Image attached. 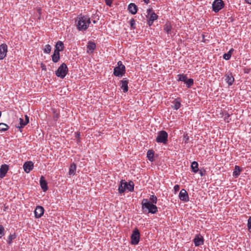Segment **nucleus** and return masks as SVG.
<instances>
[{
    "mask_svg": "<svg viewBox=\"0 0 251 251\" xmlns=\"http://www.w3.org/2000/svg\"><path fill=\"white\" fill-rule=\"evenodd\" d=\"M142 208L144 212L155 214L157 211V207L147 199H143L142 201Z\"/></svg>",
    "mask_w": 251,
    "mask_h": 251,
    "instance_id": "nucleus-1",
    "label": "nucleus"
},
{
    "mask_svg": "<svg viewBox=\"0 0 251 251\" xmlns=\"http://www.w3.org/2000/svg\"><path fill=\"white\" fill-rule=\"evenodd\" d=\"M90 19L86 16H80L77 18V28L79 30H85L90 24Z\"/></svg>",
    "mask_w": 251,
    "mask_h": 251,
    "instance_id": "nucleus-2",
    "label": "nucleus"
},
{
    "mask_svg": "<svg viewBox=\"0 0 251 251\" xmlns=\"http://www.w3.org/2000/svg\"><path fill=\"white\" fill-rule=\"evenodd\" d=\"M117 65L114 69L113 74L116 76L122 77L126 73V67L121 61L118 62Z\"/></svg>",
    "mask_w": 251,
    "mask_h": 251,
    "instance_id": "nucleus-3",
    "label": "nucleus"
},
{
    "mask_svg": "<svg viewBox=\"0 0 251 251\" xmlns=\"http://www.w3.org/2000/svg\"><path fill=\"white\" fill-rule=\"evenodd\" d=\"M68 72V68L67 65L63 63L57 69L55 72V75L61 78H64Z\"/></svg>",
    "mask_w": 251,
    "mask_h": 251,
    "instance_id": "nucleus-4",
    "label": "nucleus"
},
{
    "mask_svg": "<svg viewBox=\"0 0 251 251\" xmlns=\"http://www.w3.org/2000/svg\"><path fill=\"white\" fill-rule=\"evenodd\" d=\"M168 134L165 130H161L157 133L155 141L157 143L166 144L168 142Z\"/></svg>",
    "mask_w": 251,
    "mask_h": 251,
    "instance_id": "nucleus-5",
    "label": "nucleus"
},
{
    "mask_svg": "<svg viewBox=\"0 0 251 251\" xmlns=\"http://www.w3.org/2000/svg\"><path fill=\"white\" fill-rule=\"evenodd\" d=\"M225 4L222 0H215L212 3V9L215 13L219 12L224 6Z\"/></svg>",
    "mask_w": 251,
    "mask_h": 251,
    "instance_id": "nucleus-6",
    "label": "nucleus"
},
{
    "mask_svg": "<svg viewBox=\"0 0 251 251\" xmlns=\"http://www.w3.org/2000/svg\"><path fill=\"white\" fill-rule=\"evenodd\" d=\"M131 243L132 245H137L138 244L140 239V232L137 228H135L133 231V233L131 236Z\"/></svg>",
    "mask_w": 251,
    "mask_h": 251,
    "instance_id": "nucleus-7",
    "label": "nucleus"
},
{
    "mask_svg": "<svg viewBox=\"0 0 251 251\" xmlns=\"http://www.w3.org/2000/svg\"><path fill=\"white\" fill-rule=\"evenodd\" d=\"M179 198L181 201L184 202L189 201V197L188 193L185 189H182L181 190L179 194Z\"/></svg>",
    "mask_w": 251,
    "mask_h": 251,
    "instance_id": "nucleus-8",
    "label": "nucleus"
},
{
    "mask_svg": "<svg viewBox=\"0 0 251 251\" xmlns=\"http://www.w3.org/2000/svg\"><path fill=\"white\" fill-rule=\"evenodd\" d=\"M25 120L24 121L22 118H20L19 119V124L20 126H17L16 127L19 129V130L21 131V129L23 128L25 126H26L29 123V117L25 115Z\"/></svg>",
    "mask_w": 251,
    "mask_h": 251,
    "instance_id": "nucleus-9",
    "label": "nucleus"
},
{
    "mask_svg": "<svg viewBox=\"0 0 251 251\" xmlns=\"http://www.w3.org/2000/svg\"><path fill=\"white\" fill-rule=\"evenodd\" d=\"M147 18L151 21H154L158 18V16L153 11L151 8H149L147 10Z\"/></svg>",
    "mask_w": 251,
    "mask_h": 251,
    "instance_id": "nucleus-10",
    "label": "nucleus"
},
{
    "mask_svg": "<svg viewBox=\"0 0 251 251\" xmlns=\"http://www.w3.org/2000/svg\"><path fill=\"white\" fill-rule=\"evenodd\" d=\"M7 52V46L5 44L0 45V59L4 58Z\"/></svg>",
    "mask_w": 251,
    "mask_h": 251,
    "instance_id": "nucleus-11",
    "label": "nucleus"
},
{
    "mask_svg": "<svg viewBox=\"0 0 251 251\" xmlns=\"http://www.w3.org/2000/svg\"><path fill=\"white\" fill-rule=\"evenodd\" d=\"M44 212V209L41 206H36L34 210L35 217L36 218H39L43 215Z\"/></svg>",
    "mask_w": 251,
    "mask_h": 251,
    "instance_id": "nucleus-12",
    "label": "nucleus"
},
{
    "mask_svg": "<svg viewBox=\"0 0 251 251\" xmlns=\"http://www.w3.org/2000/svg\"><path fill=\"white\" fill-rule=\"evenodd\" d=\"M9 170V166L7 164L1 165L0 168V178H3Z\"/></svg>",
    "mask_w": 251,
    "mask_h": 251,
    "instance_id": "nucleus-13",
    "label": "nucleus"
},
{
    "mask_svg": "<svg viewBox=\"0 0 251 251\" xmlns=\"http://www.w3.org/2000/svg\"><path fill=\"white\" fill-rule=\"evenodd\" d=\"M23 168L26 173H28L33 169V163L31 161L25 162L23 165Z\"/></svg>",
    "mask_w": 251,
    "mask_h": 251,
    "instance_id": "nucleus-14",
    "label": "nucleus"
},
{
    "mask_svg": "<svg viewBox=\"0 0 251 251\" xmlns=\"http://www.w3.org/2000/svg\"><path fill=\"white\" fill-rule=\"evenodd\" d=\"M164 30L168 34H170L171 36L174 35L175 33L173 30L171 24L169 23H166L163 26Z\"/></svg>",
    "mask_w": 251,
    "mask_h": 251,
    "instance_id": "nucleus-15",
    "label": "nucleus"
},
{
    "mask_svg": "<svg viewBox=\"0 0 251 251\" xmlns=\"http://www.w3.org/2000/svg\"><path fill=\"white\" fill-rule=\"evenodd\" d=\"M128 80L126 78H124L121 81V88L123 90L124 93H126L128 91Z\"/></svg>",
    "mask_w": 251,
    "mask_h": 251,
    "instance_id": "nucleus-16",
    "label": "nucleus"
},
{
    "mask_svg": "<svg viewBox=\"0 0 251 251\" xmlns=\"http://www.w3.org/2000/svg\"><path fill=\"white\" fill-rule=\"evenodd\" d=\"M226 81L227 83L229 86H231L232 85L234 81V78L233 77L232 74L231 73H228L226 74Z\"/></svg>",
    "mask_w": 251,
    "mask_h": 251,
    "instance_id": "nucleus-17",
    "label": "nucleus"
},
{
    "mask_svg": "<svg viewBox=\"0 0 251 251\" xmlns=\"http://www.w3.org/2000/svg\"><path fill=\"white\" fill-rule=\"evenodd\" d=\"M40 186L44 191H46L48 189V183L45 179L44 176H41L40 179Z\"/></svg>",
    "mask_w": 251,
    "mask_h": 251,
    "instance_id": "nucleus-18",
    "label": "nucleus"
},
{
    "mask_svg": "<svg viewBox=\"0 0 251 251\" xmlns=\"http://www.w3.org/2000/svg\"><path fill=\"white\" fill-rule=\"evenodd\" d=\"M124 181L125 180H122L120 181V183L119 186L118 191L119 193L120 194L123 193L125 191L127 187V182Z\"/></svg>",
    "mask_w": 251,
    "mask_h": 251,
    "instance_id": "nucleus-19",
    "label": "nucleus"
},
{
    "mask_svg": "<svg viewBox=\"0 0 251 251\" xmlns=\"http://www.w3.org/2000/svg\"><path fill=\"white\" fill-rule=\"evenodd\" d=\"M128 10L132 14H135L137 12L138 8L135 4L131 3L128 6Z\"/></svg>",
    "mask_w": 251,
    "mask_h": 251,
    "instance_id": "nucleus-20",
    "label": "nucleus"
},
{
    "mask_svg": "<svg viewBox=\"0 0 251 251\" xmlns=\"http://www.w3.org/2000/svg\"><path fill=\"white\" fill-rule=\"evenodd\" d=\"M195 245L197 247L203 244V238L202 236H197L194 239Z\"/></svg>",
    "mask_w": 251,
    "mask_h": 251,
    "instance_id": "nucleus-21",
    "label": "nucleus"
},
{
    "mask_svg": "<svg viewBox=\"0 0 251 251\" xmlns=\"http://www.w3.org/2000/svg\"><path fill=\"white\" fill-rule=\"evenodd\" d=\"M64 48V44L62 41H59L56 42L55 46L54 51H56L58 50V52L63 51Z\"/></svg>",
    "mask_w": 251,
    "mask_h": 251,
    "instance_id": "nucleus-22",
    "label": "nucleus"
},
{
    "mask_svg": "<svg viewBox=\"0 0 251 251\" xmlns=\"http://www.w3.org/2000/svg\"><path fill=\"white\" fill-rule=\"evenodd\" d=\"M52 60L54 63H57L60 59V53L58 52V50L56 51L54 50V52L52 55Z\"/></svg>",
    "mask_w": 251,
    "mask_h": 251,
    "instance_id": "nucleus-23",
    "label": "nucleus"
},
{
    "mask_svg": "<svg viewBox=\"0 0 251 251\" xmlns=\"http://www.w3.org/2000/svg\"><path fill=\"white\" fill-rule=\"evenodd\" d=\"M191 168L193 172L194 173H198L199 171L198 162L195 161L192 162L191 163Z\"/></svg>",
    "mask_w": 251,
    "mask_h": 251,
    "instance_id": "nucleus-24",
    "label": "nucleus"
},
{
    "mask_svg": "<svg viewBox=\"0 0 251 251\" xmlns=\"http://www.w3.org/2000/svg\"><path fill=\"white\" fill-rule=\"evenodd\" d=\"M174 105L172 106V107L176 110L178 109L181 105L180 98H177L175 99L173 101Z\"/></svg>",
    "mask_w": 251,
    "mask_h": 251,
    "instance_id": "nucleus-25",
    "label": "nucleus"
},
{
    "mask_svg": "<svg viewBox=\"0 0 251 251\" xmlns=\"http://www.w3.org/2000/svg\"><path fill=\"white\" fill-rule=\"evenodd\" d=\"M76 166L74 163L71 164L69 168V174L70 175H74L76 171Z\"/></svg>",
    "mask_w": 251,
    "mask_h": 251,
    "instance_id": "nucleus-26",
    "label": "nucleus"
},
{
    "mask_svg": "<svg viewBox=\"0 0 251 251\" xmlns=\"http://www.w3.org/2000/svg\"><path fill=\"white\" fill-rule=\"evenodd\" d=\"M154 151L152 150H149L147 152V158L151 162L154 160Z\"/></svg>",
    "mask_w": 251,
    "mask_h": 251,
    "instance_id": "nucleus-27",
    "label": "nucleus"
},
{
    "mask_svg": "<svg viewBox=\"0 0 251 251\" xmlns=\"http://www.w3.org/2000/svg\"><path fill=\"white\" fill-rule=\"evenodd\" d=\"M96 45L94 43L92 42H89L87 46V48L88 50L91 51V52H93L96 49Z\"/></svg>",
    "mask_w": 251,
    "mask_h": 251,
    "instance_id": "nucleus-28",
    "label": "nucleus"
},
{
    "mask_svg": "<svg viewBox=\"0 0 251 251\" xmlns=\"http://www.w3.org/2000/svg\"><path fill=\"white\" fill-rule=\"evenodd\" d=\"M234 51L233 49H231L227 53H225L223 55V58L224 59L227 60H229L231 56L232 52Z\"/></svg>",
    "mask_w": 251,
    "mask_h": 251,
    "instance_id": "nucleus-29",
    "label": "nucleus"
},
{
    "mask_svg": "<svg viewBox=\"0 0 251 251\" xmlns=\"http://www.w3.org/2000/svg\"><path fill=\"white\" fill-rule=\"evenodd\" d=\"M241 170L239 166L236 165L235 166L234 171L233 173V175L236 177H237L239 175Z\"/></svg>",
    "mask_w": 251,
    "mask_h": 251,
    "instance_id": "nucleus-30",
    "label": "nucleus"
},
{
    "mask_svg": "<svg viewBox=\"0 0 251 251\" xmlns=\"http://www.w3.org/2000/svg\"><path fill=\"white\" fill-rule=\"evenodd\" d=\"M16 238V235L15 234V233H14L13 234H10L8 237V239L7 241L8 244L9 245H10L12 243L13 240H14Z\"/></svg>",
    "mask_w": 251,
    "mask_h": 251,
    "instance_id": "nucleus-31",
    "label": "nucleus"
},
{
    "mask_svg": "<svg viewBox=\"0 0 251 251\" xmlns=\"http://www.w3.org/2000/svg\"><path fill=\"white\" fill-rule=\"evenodd\" d=\"M126 189L130 192L134 190V183L132 181H130L128 183H127Z\"/></svg>",
    "mask_w": 251,
    "mask_h": 251,
    "instance_id": "nucleus-32",
    "label": "nucleus"
},
{
    "mask_svg": "<svg viewBox=\"0 0 251 251\" xmlns=\"http://www.w3.org/2000/svg\"><path fill=\"white\" fill-rule=\"evenodd\" d=\"M177 76L178 77V81H183L184 83L187 78L186 75L183 74H179Z\"/></svg>",
    "mask_w": 251,
    "mask_h": 251,
    "instance_id": "nucleus-33",
    "label": "nucleus"
},
{
    "mask_svg": "<svg viewBox=\"0 0 251 251\" xmlns=\"http://www.w3.org/2000/svg\"><path fill=\"white\" fill-rule=\"evenodd\" d=\"M185 83L188 88H190L194 84V80L192 78L187 79Z\"/></svg>",
    "mask_w": 251,
    "mask_h": 251,
    "instance_id": "nucleus-34",
    "label": "nucleus"
},
{
    "mask_svg": "<svg viewBox=\"0 0 251 251\" xmlns=\"http://www.w3.org/2000/svg\"><path fill=\"white\" fill-rule=\"evenodd\" d=\"M8 128V126L4 123H0V131H6Z\"/></svg>",
    "mask_w": 251,
    "mask_h": 251,
    "instance_id": "nucleus-35",
    "label": "nucleus"
},
{
    "mask_svg": "<svg viewBox=\"0 0 251 251\" xmlns=\"http://www.w3.org/2000/svg\"><path fill=\"white\" fill-rule=\"evenodd\" d=\"M51 47L50 45H46L44 49V52L47 53H50V52Z\"/></svg>",
    "mask_w": 251,
    "mask_h": 251,
    "instance_id": "nucleus-36",
    "label": "nucleus"
},
{
    "mask_svg": "<svg viewBox=\"0 0 251 251\" xmlns=\"http://www.w3.org/2000/svg\"><path fill=\"white\" fill-rule=\"evenodd\" d=\"M150 200L151 203H153V204H155L157 202V198L154 195H151L150 198Z\"/></svg>",
    "mask_w": 251,
    "mask_h": 251,
    "instance_id": "nucleus-37",
    "label": "nucleus"
},
{
    "mask_svg": "<svg viewBox=\"0 0 251 251\" xmlns=\"http://www.w3.org/2000/svg\"><path fill=\"white\" fill-rule=\"evenodd\" d=\"M4 231L5 230L3 226L1 225H0V238L4 235Z\"/></svg>",
    "mask_w": 251,
    "mask_h": 251,
    "instance_id": "nucleus-38",
    "label": "nucleus"
},
{
    "mask_svg": "<svg viewBox=\"0 0 251 251\" xmlns=\"http://www.w3.org/2000/svg\"><path fill=\"white\" fill-rule=\"evenodd\" d=\"M130 26L132 28V29H135V21L134 19H131L130 21Z\"/></svg>",
    "mask_w": 251,
    "mask_h": 251,
    "instance_id": "nucleus-39",
    "label": "nucleus"
},
{
    "mask_svg": "<svg viewBox=\"0 0 251 251\" xmlns=\"http://www.w3.org/2000/svg\"><path fill=\"white\" fill-rule=\"evenodd\" d=\"M189 136L187 133H184L183 135V140L184 141L185 144L188 143L189 140Z\"/></svg>",
    "mask_w": 251,
    "mask_h": 251,
    "instance_id": "nucleus-40",
    "label": "nucleus"
},
{
    "mask_svg": "<svg viewBox=\"0 0 251 251\" xmlns=\"http://www.w3.org/2000/svg\"><path fill=\"white\" fill-rule=\"evenodd\" d=\"M230 114L228 113H226L224 116V119L225 121H226L227 122H229L228 118L230 117Z\"/></svg>",
    "mask_w": 251,
    "mask_h": 251,
    "instance_id": "nucleus-41",
    "label": "nucleus"
},
{
    "mask_svg": "<svg viewBox=\"0 0 251 251\" xmlns=\"http://www.w3.org/2000/svg\"><path fill=\"white\" fill-rule=\"evenodd\" d=\"M248 227L250 231L251 232V217H250L248 219Z\"/></svg>",
    "mask_w": 251,
    "mask_h": 251,
    "instance_id": "nucleus-42",
    "label": "nucleus"
},
{
    "mask_svg": "<svg viewBox=\"0 0 251 251\" xmlns=\"http://www.w3.org/2000/svg\"><path fill=\"white\" fill-rule=\"evenodd\" d=\"M59 114L57 113H56L55 111H54L53 116L54 120L55 121H56L58 119V118H59Z\"/></svg>",
    "mask_w": 251,
    "mask_h": 251,
    "instance_id": "nucleus-43",
    "label": "nucleus"
},
{
    "mask_svg": "<svg viewBox=\"0 0 251 251\" xmlns=\"http://www.w3.org/2000/svg\"><path fill=\"white\" fill-rule=\"evenodd\" d=\"M105 0V3L107 5H108L109 6H111L113 0Z\"/></svg>",
    "mask_w": 251,
    "mask_h": 251,
    "instance_id": "nucleus-44",
    "label": "nucleus"
},
{
    "mask_svg": "<svg viewBox=\"0 0 251 251\" xmlns=\"http://www.w3.org/2000/svg\"><path fill=\"white\" fill-rule=\"evenodd\" d=\"M179 186L178 185H175L174 187V191L175 193L177 192L179 190Z\"/></svg>",
    "mask_w": 251,
    "mask_h": 251,
    "instance_id": "nucleus-45",
    "label": "nucleus"
},
{
    "mask_svg": "<svg viewBox=\"0 0 251 251\" xmlns=\"http://www.w3.org/2000/svg\"><path fill=\"white\" fill-rule=\"evenodd\" d=\"M80 136V133L79 132H77L75 133V138L77 139L78 142L79 141V137Z\"/></svg>",
    "mask_w": 251,
    "mask_h": 251,
    "instance_id": "nucleus-46",
    "label": "nucleus"
},
{
    "mask_svg": "<svg viewBox=\"0 0 251 251\" xmlns=\"http://www.w3.org/2000/svg\"><path fill=\"white\" fill-rule=\"evenodd\" d=\"M198 172H199V174L200 175V176H204V175H205V171H202V170H199Z\"/></svg>",
    "mask_w": 251,
    "mask_h": 251,
    "instance_id": "nucleus-47",
    "label": "nucleus"
},
{
    "mask_svg": "<svg viewBox=\"0 0 251 251\" xmlns=\"http://www.w3.org/2000/svg\"><path fill=\"white\" fill-rule=\"evenodd\" d=\"M153 22L154 21H150V19H148V25L149 26H151L152 25Z\"/></svg>",
    "mask_w": 251,
    "mask_h": 251,
    "instance_id": "nucleus-48",
    "label": "nucleus"
},
{
    "mask_svg": "<svg viewBox=\"0 0 251 251\" xmlns=\"http://www.w3.org/2000/svg\"><path fill=\"white\" fill-rule=\"evenodd\" d=\"M41 68L43 70H46V66L43 64H41Z\"/></svg>",
    "mask_w": 251,
    "mask_h": 251,
    "instance_id": "nucleus-49",
    "label": "nucleus"
},
{
    "mask_svg": "<svg viewBox=\"0 0 251 251\" xmlns=\"http://www.w3.org/2000/svg\"><path fill=\"white\" fill-rule=\"evenodd\" d=\"M245 1L249 3V4H251V0H245Z\"/></svg>",
    "mask_w": 251,
    "mask_h": 251,
    "instance_id": "nucleus-50",
    "label": "nucleus"
},
{
    "mask_svg": "<svg viewBox=\"0 0 251 251\" xmlns=\"http://www.w3.org/2000/svg\"><path fill=\"white\" fill-rule=\"evenodd\" d=\"M144 1V2L146 3H148L150 1V0H143Z\"/></svg>",
    "mask_w": 251,
    "mask_h": 251,
    "instance_id": "nucleus-51",
    "label": "nucleus"
},
{
    "mask_svg": "<svg viewBox=\"0 0 251 251\" xmlns=\"http://www.w3.org/2000/svg\"><path fill=\"white\" fill-rule=\"evenodd\" d=\"M93 23L94 24H96V21L95 20H94V21H93Z\"/></svg>",
    "mask_w": 251,
    "mask_h": 251,
    "instance_id": "nucleus-52",
    "label": "nucleus"
},
{
    "mask_svg": "<svg viewBox=\"0 0 251 251\" xmlns=\"http://www.w3.org/2000/svg\"><path fill=\"white\" fill-rule=\"evenodd\" d=\"M202 37H203V38H204V35H202Z\"/></svg>",
    "mask_w": 251,
    "mask_h": 251,
    "instance_id": "nucleus-53",
    "label": "nucleus"
}]
</instances>
